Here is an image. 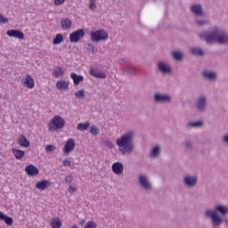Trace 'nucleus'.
I'll use <instances>...</instances> for the list:
<instances>
[{
  "instance_id": "obj_1",
  "label": "nucleus",
  "mask_w": 228,
  "mask_h": 228,
  "mask_svg": "<svg viewBox=\"0 0 228 228\" xmlns=\"http://www.w3.org/2000/svg\"><path fill=\"white\" fill-rule=\"evenodd\" d=\"M200 38L205 40L209 45L213 44L228 45V32L218 26H214L210 31L201 32Z\"/></svg>"
},
{
  "instance_id": "obj_2",
  "label": "nucleus",
  "mask_w": 228,
  "mask_h": 228,
  "mask_svg": "<svg viewBox=\"0 0 228 228\" xmlns=\"http://www.w3.org/2000/svg\"><path fill=\"white\" fill-rule=\"evenodd\" d=\"M228 215V207L225 205H216L215 209H208L205 212V216L210 218L213 228H217L224 224V216Z\"/></svg>"
},
{
  "instance_id": "obj_3",
  "label": "nucleus",
  "mask_w": 228,
  "mask_h": 228,
  "mask_svg": "<svg viewBox=\"0 0 228 228\" xmlns=\"http://www.w3.org/2000/svg\"><path fill=\"white\" fill-rule=\"evenodd\" d=\"M134 135V131H128L116 141L119 152H121L123 156H129L133 153V151H134V143L133 142Z\"/></svg>"
},
{
  "instance_id": "obj_4",
  "label": "nucleus",
  "mask_w": 228,
  "mask_h": 228,
  "mask_svg": "<svg viewBox=\"0 0 228 228\" xmlns=\"http://www.w3.org/2000/svg\"><path fill=\"white\" fill-rule=\"evenodd\" d=\"M65 127V119L61 116H54L48 126L49 131H57V129H63Z\"/></svg>"
},
{
  "instance_id": "obj_5",
  "label": "nucleus",
  "mask_w": 228,
  "mask_h": 228,
  "mask_svg": "<svg viewBox=\"0 0 228 228\" xmlns=\"http://www.w3.org/2000/svg\"><path fill=\"white\" fill-rule=\"evenodd\" d=\"M90 40L92 42H102L104 40H108V31L104 29H98L96 31H91L90 33Z\"/></svg>"
},
{
  "instance_id": "obj_6",
  "label": "nucleus",
  "mask_w": 228,
  "mask_h": 228,
  "mask_svg": "<svg viewBox=\"0 0 228 228\" xmlns=\"http://www.w3.org/2000/svg\"><path fill=\"white\" fill-rule=\"evenodd\" d=\"M195 108L198 113H206V110H208V96H200L195 103Z\"/></svg>"
},
{
  "instance_id": "obj_7",
  "label": "nucleus",
  "mask_w": 228,
  "mask_h": 228,
  "mask_svg": "<svg viewBox=\"0 0 228 228\" xmlns=\"http://www.w3.org/2000/svg\"><path fill=\"white\" fill-rule=\"evenodd\" d=\"M153 101L157 104H170L172 102V96L168 94L156 93L153 95Z\"/></svg>"
},
{
  "instance_id": "obj_8",
  "label": "nucleus",
  "mask_w": 228,
  "mask_h": 228,
  "mask_svg": "<svg viewBox=\"0 0 228 228\" xmlns=\"http://www.w3.org/2000/svg\"><path fill=\"white\" fill-rule=\"evenodd\" d=\"M138 183L139 186L142 188V190H145L146 191H149V190H152V184L149 181V177L145 175H141L138 177Z\"/></svg>"
},
{
  "instance_id": "obj_9",
  "label": "nucleus",
  "mask_w": 228,
  "mask_h": 228,
  "mask_svg": "<svg viewBox=\"0 0 228 228\" xmlns=\"http://www.w3.org/2000/svg\"><path fill=\"white\" fill-rule=\"evenodd\" d=\"M201 76L204 77V79L210 81L211 83H215V81H217L218 79V73L211 69L203 70Z\"/></svg>"
},
{
  "instance_id": "obj_10",
  "label": "nucleus",
  "mask_w": 228,
  "mask_h": 228,
  "mask_svg": "<svg viewBox=\"0 0 228 228\" xmlns=\"http://www.w3.org/2000/svg\"><path fill=\"white\" fill-rule=\"evenodd\" d=\"M84 37L85 29L79 28L69 34V42H71V44H77V42H79V40H81V38H83Z\"/></svg>"
},
{
  "instance_id": "obj_11",
  "label": "nucleus",
  "mask_w": 228,
  "mask_h": 228,
  "mask_svg": "<svg viewBox=\"0 0 228 228\" xmlns=\"http://www.w3.org/2000/svg\"><path fill=\"white\" fill-rule=\"evenodd\" d=\"M199 182V177L197 175H186L183 177V184L187 186V188H195L197 186V183Z\"/></svg>"
},
{
  "instance_id": "obj_12",
  "label": "nucleus",
  "mask_w": 228,
  "mask_h": 228,
  "mask_svg": "<svg viewBox=\"0 0 228 228\" xmlns=\"http://www.w3.org/2000/svg\"><path fill=\"white\" fill-rule=\"evenodd\" d=\"M6 36L10 38H18V40H24V33L19 29L7 30Z\"/></svg>"
},
{
  "instance_id": "obj_13",
  "label": "nucleus",
  "mask_w": 228,
  "mask_h": 228,
  "mask_svg": "<svg viewBox=\"0 0 228 228\" xmlns=\"http://www.w3.org/2000/svg\"><path fill=\"white\" fill-rule=\"evenodd\" d=\"M191 12L197 17H204V9L200 4H192L191 6Z\"/></svg>"
},
{
  "instance_id": "obj_14",
  "label": "nucleus",
  "mask_w": 228,
  "mask_h": 228,
  "mask_svg": "<svg viewBox=\"0 0 228 228\" xmlns=\"http://www.w3.org/2000/svg\"><path fill=\"white\" fill-rule=\"evenodd\" d=\"M73 149H76V142L74 141V139L69 138L64 145L63 153L70 154Z\"/></svg>"
},
{
  "instance_id": "obj_15",
  "label": "nucleus",
  "mask_w": 228,
  "mask_h": 228,
  "mask_svg": "<svg viewBox=\"0 0 228 228\" xmlns=\"http://www.w3.org/2000/svg\"><path fill=\"white\" fill-rule=\"evenodd\" d=\"M25 172L27 175H29V177H35V175H38L39 171L37 167H35L33 164H30L25 167Z\"/></svg>"
},
{
  "instance_id": "obj_16",
  "label": "nucleus",
  "mask_w": 228,
  "mask_h": 228,
  "mask_svg": "<svg viewBox=\"0 0 228 228\" xmlns=\"http://www.w3.org/2000/svg\"><path fill=\"white\" fill-rule=\"evenodd\" d=\"M17 144L20 145V147H24L25 149H28V147H29V145H31V143L28 140V138H26V135H24V134H20L18 137Z\"/></svg>"
},
{
  "instance_id": "obj_17",
  "label": "nucleus",
  "mask_w": 228,
  "mask_h": 228,
  "mask_svg": "<svg viewBox=\"0 0 228 228\" xmlns=\"http://www.w3.org/2000/svg\"><path fill=\"white\" fill-rule=\"evenodd\" d=\"M111 170L116 175H120L124 172V164L121 162H116L112 164Z\"/></svg>"
},
{
  "instance_id": "obj_18",
  "label": "nucleus",
  "mask_w": 228,
  "mask_h": 228,
  "mask_svg": "<svg viewBox=\"0 0 228 228\" xmlns=\"http://www.w3.org/2000/svg\"><path fill=\"white\" fill-rule=\"evenodd\" d=\"M70 78L72 79L75 86H79L80 83H83V81H85V77H83V75H77L74 72L70 74Z\"/></svg>"
},
{
  "instance_id": "obj_19",
  "label": "nucleus",
  "mask_w": 228,
  "mask_h": 228,
  "mask_svg": "<svg viewBox=\"0 0 228 228\" xmlns=\"http://www.w3.org/2000/svg\"><path fill=\"white\" fill-rule=\"evenodd\" d=\"M159 154H161V146L155 145L150 152V158H151V159H156L159 158Z\"/></svg>"
},
{
  "instance_id": "obj_20",
  "label": "nucleus",
  "mask_w": 228,
  "mask_h": 228,
  "mask_svg": "<svg viewBox=\"0 0 228 228\" xmlns=\"http://www.w3.org/2000/svg\"><path fill=\"white\" fill-rule=\"evenodd\" d=\"M204 126L203 120H198V121H189L186 124V129H197L198 127H202Z\"/></svg>"
},
{
  "instance_id": "obj_21",
  "label": "nucleus",
  "mask_w": 228,
  "mask_h": 228,
  "mask_svg": "<svg viewBox=\"0 0 228 228\" xmlns=\"http://www.w3.org/2000/svg\"><path fill=\"white\" fill-rule=\"evenodd\" d=\"M158 69L162 74H170L172 72L170 66L167 65L165 62H159Z\"/></svg>"
},
{
  "instance_id": "obj_22",
  "label": "nucleus",
  "mask_w": 228,
  "mask_h": 228,
  "mask_svg": "<svg viewBox=\"0 0 228 228\" xmlns=\"http://www.w3.org/2000/svg\"><path fill=\"white\" fill-rule=\"evenodd\" d=\"M48 186H51V182L49 180H41L36 183V188L37 190H41L42 191L46 190Z\"/></svg>"
},
{
  "instance_id": "obj_23",
  "label": "nucleus",
  "mask_w": 228,
  "mask_h": 228,
  "mask_svg": "<svg viewBox=\"0 0 228 228\" xmlns=\"http://www.w3.org/2000/svg\"><path fill=\"white\" fill-rule=\"evenodd\" d=\"M190 53L192 54V56H206V52H204V50L199 46L191 48Z\"/></svg>"
},
{
  "instance_id": "obj_24",
  "label": "nucleus",
  "mask_w": 228,
  "mask_h": 228,
  "mask_svg": "<svg viewBox=\"0 0 228 228\" xmlns=\"http://www.w3.org/2000/svg\"><path fill=\"white\" fill-rule=\"evenodd\" d=\"M12 156H14L15 159L20 160L24 156H26V152L22 150H18L15 148L12 149Z\"/></svg>"
},
{
  "instance_id": "obj_25",
  "label": "nucleus",
  "mask_w": 228,
  "mask_h": 228,
  "mask_svg": "<svg viewBox=\"0 0 228 228\" xmlns=\"http://www.w3.org/2000/svg\"><path fill=\"white\" fill-rule=\"evenodd\" d=\"M24 86L27 88H35V79L30 75H27L25 81L23 82Z\"/></svg>"
},
{
  "instance_id": "obj_26",
  "label": "nucleus",
  "mask_w": 228,
  "mask_h": 228,
  "mask_svg": "<svg viewBox=\"0 0 228 228\" xmlns=\"http://www.w3.org/2000/svg\"><path fill=\"white\" fill-rule=\"evenodd\" d=\"M90 74L94 77H97L98 79H106V75L103 72L99 71V69H91Z\"/></svg>"
},
{
  "instance_id": "obj_27",
  "label": "nucleus",
  "mask_w": 228,
  "mask_h": 228,
  "mask_svg": "<svg viewBox=\"0 0 228 228\" xmlns=\"http://www.w3.org/2000/svg\"><path fill=\"white\" fill-rule=\"evenodd\" d=\"M69 81L59 80L57 81L55 86L57 90H69Z\"/></svg>"
},
{
  "instance_id": "obj_28",
  "label": "nucleus",
  "mask_w": 228,
  "mask_h": 228,
  "mask_svg": "<svg viewBox=\"0 0 228 228\" xmlns=\"http://www.w3.org/2000/svg\"><path fill=\"white\" fill-rule=\"evenodd\" d=\"M0 220L4 222V224H6V225H9V226L13 225V218L4 215V213H3V212H0Z\"/></svg>"
},
{
  "instance_id": "obj_29",
  "label": "nucleus",
  "mask_w": 228,
  "mask_h": 228,
  "mask_svg": "<svg viewBox=\"0 0 228 228\" xmlns=\"http://www.w3.org/2000/svg\"><path fill=\"white\" fill-rule=\"evenodd\" d=\"M171 54L175 61H183L184 58V53H183V51H174Z\"/></svg>"
},
{
  "instance_id": "obj_30",
  "label": "nucleus",
  "mask_w": 228,
  "mask_h": 228,
  "mask_svg": "<svg viewBox=\"0 0 228 228\" xmlns=\"http://www.w3.org/2000/svg\"><path fill=\"white\" fill-rule=\"evenodd\" d=\"M61 25L62 29H70V28H72V20H70L69 18H66L61 20Z\"/></svg>"
},
{
  "instance_id": "obj_31",
  "label": "nucleus",
  "mask_w": 228,
  "mask_h": 228,
  "mask_svg": "<svg viewBox=\"0 0 228 228\" xmlns=\"http://www.w3.org/2000/svg\"><path fill=\"white\" fill-rule=\"evenodd\" d=\"M183 145L186 151H191V149H193V141L191 139H185L183 142Z\"/></svg>"
},
{
  "instance_id": "obj_32",
  "label": "nucleus",
  "mask_w": 228,
  "mask_h": 228,
  "mask_svg": "<svg viewBox=\"0 0 228 228\" xmlns=\"http://www.w3.org/2000/svg\"><path fill=\"white\" fill-rule=\"evenodd\" d=\"M61 42H63V35L57 34L53 40V45H60V44H61Z\"/></svg>"
},
{
  "instance_id": "obj_33",
  "label": "nucleus",
  "mask_w": 228,
  "mask_h": 228,
  "mask_svg": "<svg viewBox=\"0 0 228 228\" xmlns=\"http://www.w3.org/2000/svg\"><path fill=\"white\" fill-rule=\"evenodd\" d=\"M64 75H65V71L63 70V69L58 67L57 69H53L54 77L58 78Z\"/></svg>"
},
{
  "instance_id": "obj_34",
  "label": "nucleus",
  "mask_w": 228,
  "mask_h": 228,
  "mask_svg": "<svg viewBox=\"0 0 228 228\" xmlns=\"http://www.w3.org/2000/svg\"><path fill=\"white\" fill-rule=\"evenodd\" d=\"M90 127V122L86 121V123H79L77 126L78 131H86Z\"/></svg>"
},
{
  "instance_id": "obj_35",
  "label": "nucleus",
  "mask_w": 228,
  "mask_h": 228,
  "mask_svg": "<svg viewBox=\"0 0 228 228\" xmlns=\"http://www.w3.org/2000/svg\"><path fill=\"white\" fill-rule=\"evenodd\" d=\"M51 227L52 228H61V220H60L59 217L53 219L52 223H51Z\"/></svg>"
},
{
  "instance_id": "obj_36",
  "label": "nucleus",
  "mask_w": 228,
  "mask_h": 228,
  "mask_svg": "<svg viewBox=\"0 0 228 228\" xmlns=\"http://www.w3.org/2000/svg\"><path fill=\"white\" fill-rule=\"evenodd\" d=\"M125 72L126 74H129V76H134V74L136 72V69H134V67H133V66H126L125 69Z\"/></svg>"
},
{
  "instance_id": "obj_37",
  "label": "nucleus",
  "mask_w": 228,
  "mask_h": 228,
  "mask_svg": "<svg viewBox=\"0 0 228 228\" xmlns=\"http://www.w3.org/2000/svg\"><path fill=\"white\" fill-rule=\"evenodd\" d=\"M89 133H90L93 136H97V134H99V133H100L99 127H97V126H90Z\"/></svg>"
},
{
  "instance_id": "obj_38",
  "label": "nucleus",
  "mask_w": 228,
  "mask_h": 228,
  "mask_svg": "<svg viewBox=\"0 0 228 228\" xmlns=\"http://www.w3.org/2000/svg\"><path fill=\"white\" fill-rule=\"evenodd\" d=\"M76 99H85V90L80 89L75 93Z\"/></svg>"
},
{
  "instance_id": "obj_39",
  "label": "nucleus",
  "mask_w": 228,
  "mask_h": 228,
  "mask_svg": "<svg viewBox=\"0 0 228 228\" xmlns=\"http://www.w3.org/2000/svg\"><path fill=\"white\" fill-rule=\"evenodd\" d=\"M196 24L200 27L208 26V24H209V21L208 20H197Z\"/></svg>"
},
{
  "instance_id": "obj_40",
  "label": "nucleus",
  "mask_w": 228,
  "mask_h": 228,
  "mask_svg": "<svg viewBox=\"0 0 228 228\" xmlns=\"http://www.w3.org/2000/svg\"><path fill=\"white\" fill-rule=\"evenodd\" d=\"M87 51H89V53H92V54H95V53H97V48L95 46H94V45L88 44Z\"/></svg>"
},
{
  "instance_id": "obj_41",
  "label": "nucleus",
  "mask_w": 228,
  "mask_h": 228,
  "mask_svg": "<svg viewBox=\"0 0 228 228\" xmlns=\"http://www.w3.org/2000/svg\"><path fill=\"white\" fill-rule=\"evenodd\" d=\"M84 228H97V224H95L94 221H89L86 224Z\"/></svg>"
},
{
  "instance_id": "obj_42",
  "label": "nucleus",
  "mask_w": 228,
  "mask_h": 228,
  "mask_svg": "<svg viewBox=\"0 0 228 228\" xmlns=\"http://www.w3.org/2000/svg\"><path fill=\"white\" fill-rule=\"evenodd\" d=\"M97 5H95V0H89V10H95Z\"/></svg>"
},
{
  "instance_id": "obj_43",
  "label": "nucleus",
  "mask_w": 228,
  "mask_h": 228,
  "mask_svg": "<svg viewBox=\"0 0 228 228\" xmlns=\"http://www.w3.org/2000/svg\"><path fill=\"white\" fill-rule=\"evenodd\" d=\"M8 18H5L3 16V14L0 13V24H8Z\"/></svg>"
},
{
  "instance_id": "obj_44",
  "label": "nucleus",
  "mask_w": 228,
  "mask_h": 228,
  "mask_svg": "<svg viewBox=\"0 0 228 228\" xmlns=\"http://www.w3.org/2000/svg\"><path fill=\"white\" fill-rule=\"evenodd\" d=\"M67 0H54V5L55 6H61V4H64Z\"/></svg>"
},
{
  "instance_id": "obj_45",
  "label": "nucleus",
  "mask_w": 228,
  "mask_h": 228,
  "mask_svg": "<svg viewBox=\"0 0 228 228\" xmlns=\"http://www.w3.org/2000/svg\"><path fill=\"white\" fill-rule=\"evenodd\" d=\"M56 148L53 144H49L45 147L46 152H53Z\"/></svg>"
},
{
  "instance_id": "obj_46",
  "label": "nucleus",
  "mask_w": 228,
  "mask_h": 228,
  "mask_svg": "<svg viewBox=\"0 0 228 228\" xmlns=\"http://www.w3.org/2000/svg\"><path fill=\"white\" fill-rule=\"evenodd\" d=\"M65 183H72V181H74V178L72 177V175H67L64 179Z\"/></svg>"
},
{
  "instance_id": "obj_47",
  "label": "nucleus",
  "mask_w": 228,
  "mask_h": 228,
  "mask_svg": "<svg viewBox=\"0 0 228 228\" xmlns=\"http://www.w3.org/2000/svg\"><path fill=\"white\" fill-rule=\"evenodd\" d=\"M222 142H224V143H225L226 145H228V133L225 134L222 137Z\"/></svg>"
},
{
  "instance_id": "obj_48",
  "label": "nucleus",
  "mask_w": 228,
  "mask_h": 228,
  "mask_svg": "<svg viewBox=\"0 0 228 228\" xmlns=\"http://www.w3.org/2000/svg\"><path fill=\"white\" fill-rule=\"evenodd\" d=\"M70 159H66L63 160L62 165L63 167H70Z\"/></svg>"
},
{
  "instance_id": "obj_49",
  "label": "nucleus",
  "mask_w": 228,
  "mask_h": 228,
  "mask_svg": "<svg viewBox=\"0 0 228 228\" xmlns=\"http://www.w3.org/2000/svg\"><path fill=\"white\" fill-rule=\"evenodd\" d=\"M105 145H107L109 149H113V142H111V141L105 142Z\"/></svg>"
},
{
  "instance_id": "obj_50",
  "label": "nucleus",
  "mask_w": 228,
  "mask_h": 228,
  "mask_svg": "<svg viewBox=\"0 0 228 228\" xmlns=\"http://www.w3.org/2000/svg\"><path fill=\"white\" fill-rule=\"evenodd\" d=\"M76 190H77L76 187L69 185V193H76Z\"/></svg>"
},
{
  "instance_id": "obj_51",
  "label": "nucleus",
  "mask_w": 228,
  "mask_h": 228,
  "mask_svg": "<svg viewBox=\"0 0 228 228\" xmlns=\"http://www.w3.org/2000/svg\"><path fill=\"white\" fill-rule=\"evenodd\" d=\"M83 224H85V219H83L82 221H80V225H83Z\"/></svg>"
},
{
  "instance_id": "obj_52",
  "label": "nucleus",
  "mask_w": 228,
  "mask_h": 228,
  "mask_svg": "<svg viewBox=\"0 0 228 228\" xmlns=\"http://www.w3.org/2000/svg\"><path fill=\"white\" fill-rule=\"evenodd\" d=\"M71 228H77V225L74 224Z\"/></svg>"
}]
</instances>
